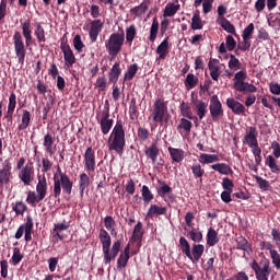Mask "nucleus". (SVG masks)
Returning <instances> with one entry per match:
<instances>
[{"label":"nucleus","instance_id":"1","mask_svg":"<svg viewBox=\"0 0 280 280\" xmlns=\"http://www.w3.org/2000/svg\"><path fill=\"white\" fill-rule=\"evenodd\" d=\"M246 78H248V74L246 71L241 70L235 73L234 75V91H237L238 93H249L246 96L245 100V106L247 108H250L255 102H257V96L252 93H257V86H255L253 83L246 82Z\"/></svg>","mask_w":280,"mask_h":280},{"label":"nucleus","instance_id":"2","mask_svg":"<svg viewBox=\"0 0 280 280\" xmlns=\"http://www.w3.org/2000/svg\"><path fill=\"white\" fill-rule=\"evenodd\" d=\"M107 148L109 152L124 154V148H126V130H124V124L121 121H117L114 126L107 141Z\"/></svg>","mask_w":280,"mask_h":280},{"label":"nucleus","instance_id":"3","mask_svg":"<svg viewBox=\"0 0 280 280\" xmlns=\"http://www.w3.org/2000/svg\"><path fill=\"white\" fill-rule=\"evenodd\" d=\"M259 132L257 131V127H248V130L243 138V143L250 148L256 165H261V147H259V141L257 140Z\"/></svg>","mask_w":280,"mask_h":280},{"label":"nucleus","instance_id":"4","mask_svg":"<svg viewBox=\"0 0 280 280\" xmlns=\"http://www.w3.org/2000/svg\"><path fill=\"white\" fill-rule=\"evenodd\" d=\"M37 178L36 191L30 190L26 197V202L31 207H36L38 202H43L47 198V177L45 175H38Z\"/></svg>","mask_w":280,"mask_h":280},{"label":"nucleus","instance_id":"5","mask_svg":"<svg viewBox=\"0 0 280 280\" xmlns=\"http://www.w3.org/2000/svg\"><path fill=\"white\" fill-rule=\"evenodd\" d=\"M73 189V182H71V178H69V175L59 172V177H54V197L60 198V194L62 191L67 194L68 196H71V191Z\"/></svg>","mask_w":280,"mask_h":280},{"label":"nucleus","instance_id":"6","mask_svg":"<svg viewBox=\"0 0 280 280\" xmlns=\"http://www.w3.org/2000/svg\"><path fill=\"white\" fill-rule=\"evenodd\" d=\"M151 117L154 124H160L163 126L164 121L170 119V112L167 110V103L165 98L158 97L153 103V110Z\"/></svg>","mask_w":280,"mask_h":280},{"label":"nucleus","instance_id":"7","mask_svg":"<svg viewBox=\"0 0 280 280\" xmlns=\"http://www.w3.org/2000/svg\"><path fill=\"white\" fill-rule=\"evenodd\" d=\"M126 37L124 33H113L109 38L105 42V48L112 58H117L124 47Z\"/></svg>","mask_w":280,"mask_h":280},{"label":"nucleus","instance_id":"8","mask_svg":"<svg viewBox=\"0 0 280 280\" xmlns=\"http://www.w3.org/2000/svg\"><path fill=\"white\" fill-rule=\"evenodd\" d=\"M250 268L254 270L257 280H268V277H270V260L267 258L260 260V262L253 260Z\"/></svg>","mask_w":280,"mask_h":280},{"label":"nucleus","instance_id":"9","mask_svg":"<svg viewBox=\"0 0 280 280\" xmlns=\"http://www.w3.org/2000/svg\"><path fill=\"white\" fill-rule=\"evenodd\" d=\"M13 47L18 61L20 65H23V62H25L27 48H25V42H23V34L19 31H15L13 34Z\"/></svg>","mask_w":280,"mask_h":280},{"label":"nucleus","instance_id":"10","mask_svg":"<svg viewBox=\"0 0 280 280\" xmlns=\"http://www.w3.org/2000/svg\"><path fill=\"white\" fill-rule=\"evenodd\" d=\"M272 155H267L265 164L269 167L272 174H279L280 167L277 163V159H280V144L277 141L271 142Z\"/></svg>","mask_w":280,"mask_h":280},{"label":"nucleus","instance_id":"11","mask_svg":"<svg viewBox=\"0 0 280 280\" xmlns=\"http://www.w3.org/2000/svg\"><path fill=\"white\" fill-rule=\"evenodd\" d=\"M34 229V221L32 220V217H28L26 219V222L18 229L15 233V240H21V237L25 238V242H32V231Z\"/></svg>","mask_w":280,"mask_h":280},{"label":"nucleus","instance_id":"12","mask_svg":"<svg viewBox=\"0 0 280 280\" xmlns=\"http://www.w3.org/2000/svg\"><path fill=\"white\" fill-rule=\"evenodd\" d=\"M210 115L213 119V121H218L221 117H224V109L222 108V102H220V98L218 95H212L210 98Z\"/></svg>","mask_w":280,"mask_h":280},{"label":"nucleus","instance_id":"13","mask_svg":"<svg viewBox=\"0 0 280 280\" xmlns=\"http://www.w3.org/2000/svg\"><path fill=\"white\" fill-rule=\"evenodd\" d=\"M98 124L101 126L102 135H108V132H110V130H113L114 120H113V118H110V112L108 108L104 109L101 113V116L98 118Z\"/></svg>","mask_w":280,"mask_h":280},{"label":"nucleus","instance_id":"14","mask_svg":"<svg viewBox=\"0 0 280 280\" xmlns=\"http://www.w3.org/2000/svg\"><path fill=\"white\" fill-rule=\"evenodd\" d=\"M19 178L25 187L32 185V182L34 180V164H25L20 171Z\"/></svg>","mask_w":280,"mask_h":280},{"label":"nucleus","instance_id":"15","mask_svg":"<svg viewBox=\"0 0 280 280\" xmlns=\"http://www.w3.org/2000/svg\"><path fill=\"white\" fill-rule=\"evenodd\" d=\"M60 49L63 54V60L66 65H68V67H73V65H75V55L73 54L71 46H69L65 37L61 38Z\"/></svg>","mask_w":280,"mask_h":280},{"label":"nucleus","instance_id":"16","mask_svg":"<svg viewBox=\"0 0 280 280\" xmlns=\"http://www.w3.org/2000/svg\"><path fill=\"white\" fill-rule=\"evenodd\" d=\"M102 30H104V20L90 21L89 36L91 43L97 42V36H100V34L102 33Z\"/></svg>","mask_w":280,"mask_h":280},{"label":"nucleus","instance_id":"17","mask_svg":"<svg viewBox=\"0 0 280 280\" xmlns=\"http://www.w3.org/2000/svg\"><path fill=\"white\" fill-rule=\"evenodd\" d=\"M83 159L85 172L89 174H91V172H95V150H93V147H89L85 150Z\"/></svg>","mask_w":280,"mask_h":280},{"label":"nucleus","instance_id":"18","mask_svg":"<svg viewBox=\"0 0 280 280\" xmlns=\"http://www.w3.org/2000/svg\"><path fill=\"white\" fill-rule=\"evenodd\" d=\"M120 248H121V241H116L112 246V250H110V248H107V254L103 253L104 264L106 266H108V264H110L112 261H115V257H117V255H119Z\"/></svg>","mask_w":280,"mask_h":280},{"label":"nucleus","instance_id":"19","mask_svg":"<svg viewBox=\"0 0 280 280\" xmlns=\"http://www.w3.org/2000/svg\"><path fill=\"white\" fill-rule=\"evenodd\" d=\"M225 104L234 115H244L246 113V106L233 97L226 98Z\"/></svg>","mask_w":280,"mask_h":280},{"label":"nucleus","instance_id":"20","mask_svg":"<svg viewBox=\"0 0 280 280\" xmlns=\"http://www.w3.org/2000/svg\"><path fill=\"white\" fill-rule=\"evenodd\" d=\"M10 178H12V164L7 160L3 163V168L0 170V187L8 185V183H10Z\"/></svg>","mask_w":280,"mask_h":280},{"label":"nucleus","instance_id":"21","mask_svg":"<svg viewBox=\"0 0 280 280\" xmlns=\"http://www.w3.org/2000/svg\"><path fill=\"white\" fill-rule=\"evenodd\" d=\"M167 214V207L159 206L156 203H152L149 207L147 212V219L153 220V218H159V215H166Z\"/></svg>","mask_w":280,"mask_h":280},{"label":"nucleus","instance_id":"22","mask_svg":"<svg viewBox=\"0 0 280 280\" xmlns=\"http://www.w3.org/2000/svg\"><path fill=\"white\" fill-rule=\"evenodd\" d=\"M179 10H180V2H178V0L167 2L163 11V16L164 19L176 16Z\"/></svg>","mask_w":280,"mask_h":280},{"label":"nucleus","instance_id":"23","mask_svg":"<svg viewBox=\"0 0 280 280\" xmlns=\"http://www.w3.org/2000/svg\"><path fill=\"white\" fill-rule=\"evenodd\" d=\"M130 260V245L125 246L117 259V270H124Z\"/></svg>","mask_w":280,"mask_h":280},{"label":"nucleus","instance_id":"24","mask_svg":"<svg viewBox=\"0 0 280 280\" xmlns=\"http://www.w3.org/2000/svg\"><path fill=\"white\" fill-rule=\"evenodd\" d=\"M202 255H205V245L194 244L192 249L190 250V257H188V259H190L192 264H198Z\"/></svg>","mask_w":280,"mask_h":280},{"label":"nucleus","instance_id":"25","mask_svg":"<svg viewBox=\"0 0 280 280\" xmlns=\"http://www.w3.org/2000/svg\"><path fill=\"white\" fill-rule=\"evenodd\" d=\"M194 104V108L196 110L197 116L199 117V119H205V117L207 116L208 113V106L209 104H207V102L202 101V100H195L192 102Z\"/></svg>","mask_w":280,"mask_h":280},{"label":"nucleus","instance_id":"26","mask_svg":"<svg viewBox=\"0 0 280 280\" xmlns=\"http://www.w3.org/2000/svg\"><path fill=\"white\" fill-rule=\"evenodd\" d=\"M155 52L159 56V60H165L167 54H170V38H165L156 48Z\"/></svg>","mask_w":280,"mask_h":280},{"label":"nucleus","instance_id":"27","mask_svg":"<svg viewBox=\"0 0 280 280\" xmlns=\"http://www.w3.org/2000/svg\"><path fill=\"white\" fill-rule=\"evenodd\" d=\"M22 34L25 39L26 47H30L32 44V22L30 20L22 23Z\"/></svg>","mask_w":280,"mask_h":280},{"label":"nucleus","instance_id":"28","mask_svg":"<svg viewBox=\"0 0 280 280\" xmlns=\"http://www.w3.org/2000/svg\"><path fill=\"white\" fill-rule=\"evenodd\" d=\"M168 153L173 163H183L185 160V151L183 149L168 147Z\"/></svg>","mask_w":280,"mask_h":280},{"label":"nucleus","instance_id":"29","mask_svg":"<svg viewBox=\"0 0 280 280\" xmlns=\"http://www.w3.org/2000/svg\"><path fill=\"white\" fill-rule=\"evenodd\" d=\"M98 237H100V242L103 246V253L108 255V248H110V235L108 234V232L106 230L101 229Z\"/></svg>","mask_w":280,"mask_h":280},{"label":"nucleus","instance_id":"30","mask_svg":"<svg viewBox=\"0 0 280 280\" xmlns=\"http://www.w3.org/2000/svg\"><path fill=\"white\" fill-rule=\"evenodd\" d=\"M119 75H121V66L119 62H116L108 72L109 82H112V84H117L119 81Z\"/></svg>","mask_w":280,"mask_h":280},{"label":"nucleus","instance_id":"31","mask_svg":"<svg viewBox=\"0 0 280 280\" xmlns=\"http://www.w3.org/2000/svg\"><path fill=\"white\" fill-rule=\"evenodd\" d=\"M211 170H213L214 172H218L219 174H222L223 176H229L233 174V168L231 167V165L226 163L213 164L211 165Z\"/></svg>","mask_w":280,"mask_h":280},{"label":"nucleus","instance_id":"32","mask_svg":"<svg viewBox=\"0 0 280 280\" xmlns=\"http://www.w3.org/2000/svg\"><path fill=\"white\" fill-rule=\"evenodd\" d=\"M215 0H195L194 8H200L202 5L203 14H209L213 10V3Z\"/></svg>","mask_w":280,"mask_h":280},{"label":"nucleus","instance_id":"33","mask_svg":"<svg viewBox=\"0 0 280 280\" xmlns=\"http://www.w3.org/2000/svg\"><path fill=\"white\" fill-rule=\"evenodd\" d=\"M54 136H51V133H46L44 136V148L45 151L50 154V156H54V154H56V149H54Z\"/></svg>","mask_w":280,"mask_h":280},{"label":"nucleus","instance_id":"34","mask_svg":"<svg viewBox=\"0 0 280 280\" xmlns=\"http://www.w3.org/2000/svg\"><path fill=\"white\" fill-rule=\"evenodd\" d=\"M217 25H220V27H222L224 32H228V34H233L234 36H237L235 25H233V23H231V21H229L226 18L217 21Z\"/></svg>","mask_w":280,"mask_h":280},{"label":"nucleus","instance_id":"35","mask_svg":"<svg viewBox=\"0 0 280 280\" xmlns=\"http://www.w3.org/2000/svg\"><path fill=\"white\" fill-rule=\"evenodd\" d=\"M218 161H220V156L218 154H209V153L199 154V163H201V165L218 163Z\"/></svg>","mask_w":280,"mask_h":280},{"label":"nucleus","instance_id":"36","mask_svg":"<svg viewBox=\"0 0 280 280\" xmlns=\"http://www.w3.org/2000/svg\"><path fill=\"white\" fill-rule=\"evenodd\" d=\"M213 62H220V60H218V59H210L209 63H208V68H209L210 75H211L212 80L218 82V80L220 78V73H222V72L220 71V67H218Z\"/></svg>","mask_w":280,"mask_h":280},{"label":"nucleus","instance_id":"37","mask_svg":"<svg viewBox=\"0 0 280 280\" xmlns=\"http://www.w3.org/2000/svg\"><path fill=\"white\" fill-rule=\"evenodd\" d=\"M91 185V178L86 173H82L79 177V191L80 196H84L85 189Z\"/></svg>","mask_w":280,"mask_h":280},{"label":"nucleus","instance_id":"38","mask_svg":"<svg viewBox=\"0 0 280 280\" xmlns=\"http://www.w3.org/2000/svg\"><path fill=\"white\" fill-rule=\"evenodd\" d=\"M145 156L152 161V163H156L160 154L159 147H156V143H152L145 151Z\"/></svg>","mask_w":280,"mask_h":280},{"label":"nucleus","instance_id":"39","mask_svg":"<svg viewBox=\"0 0 280 280\" xmlns=\"http://www.w3.org/2000/svg\"><path fill=\"white\" fill-rule=\"evenodd\" d=\"M191 30H202L205 27V23H202V19L200 18V11H195L191 18Z\"/></svg>","mask_w":280,"mask_h":280},{"label":"nucleus","instance_id":"40","mask_svg":"<svg viewBox=\"0 0 280 280\" xmlns=\"http://www.w3.org/2000/svg\"><path fill=\"white\" fill-rule=\"evenodd\" d=\"M34 36L37 38V43L40 45H45L47 42V38L45 37V27L40 25V23H37L34 30Z\"/></svg>","mask_w":280,"mask_h":280},{"label":"nucleus","instance_id":"41","mask_svg":"<svg viewBox=\"0 0 280 280\" xmlns=\"http://www.w3.org/2000/svg\"><path fill=\"white\" fill-rule=\"evenodd\" d=\"M236 248L238 250H244L245 253H253V248L250 247V244L248 243V241L243 237V236H238L236 238Z\"/></svg>","mask_w":280,"mask_h":280},{"label":"nucleus","instance_id":"42","mask_svg":"<svg viewBox=\"0 0 280 280\" xmlns=\"http://www.w3.org/2000/svg\"><path fill=\"white\" fill-rule=\"evenodd\" d=\"M207 244L209 246H215V244H218V242H220V237L218 236V232L213 229V228H210L208 230V233H207Z\"/></svg>","mask_w":280,"mask_h":280},{"label":"nucleus","instance_id":"43","mask_svg":"<svg viewBox=\"0 0 280 280\" xmlns=\"http://www.w3.org/2000/svg\"><path fill=\"white\" fill-rule=\"evenodd\" d=\"M137 71H139V65L132 63L129 66L124 75L125 82H130V80H133V78L137 75Z\"/></svg>","mask_w":280,"mask_h":280},{"label":"nucleus","instance_id":"44","mask_svg":"<svg viewBox=\"0 0 280 280\" xmlns=\"http://www.w3.org/2000/svg\"><path fill=\"white\" fill-rule=\"evenodd\" d=\"M12 211H14L15 215H25V211H27V205L23 201H15L12 203Z\"/></svg>","mask_w":280,"mask_h":280},{"label":"nucleus","instance_id":"45","mask_svg":"<svg viewBox=\"0 0 280 280\" xmlns=\"http://www.w3.org/2000/svg\"><path fill=\"white\" fill-rule=\"evenodd\" d=\"M104 224L105 229L110 232V235H113V237H117V231L115 230V219H113L110 215H107L104 219Z\"/></svg>","mask_w":280,"mask_h":280},{"label":"nucleus","instance_id":"46","mask_svg":"<svg viewBox=\"0 0 280 280\" xmlns=\"http://www.w3.org/2000/svg\"><path fill=\"white\" fill-rule=\"evenodd\" d=\"M184 84L188 91L191 89H196V86L198 84V77H196L194 73H188L186 75Z\"/></svg>","mask_w":280,"mask_h":280},{"label":"nucleus","instance_id":"47","mask_svg":"<svg viewBox=\"0 0 280 280\" xmlns=\"http://www.w3.org/2000/svg\"><path fill=\"white\" fill-rule=\"evenodd\" d=\"M180 115L186 117V119H194V114L191 113V107L189 103L182 102L179 105Z\"/></svg>","mask_w":280,"mask_h":280},{"label":"nucleus","instance_id":"48","mask_svg":"<svg viewBox=\"0 0 280 280\" xmlns=\"http://www.w3.org/2000/svg\"><path fill=\"white\" fill-rule=\"evenodd\" d=\"M30 121H32V115L28 110H24L22 114V122L19 125V130H27Z\"/></svg>","mask_w":280,"mask_h":280},{"label":"nucleus","instance_id":"49","mask_svg":"<svg viewBox=\"0 0 280 280\" xmlns=\"http://www.w3.org/2000/svg\"><path fill=\"white\" fill-rule=\"evenodd\" d=\"M141 237H143V223L139 221L133 229L131 240H133V242H139Z\"/></svg>","mask_w":280,"mask_h":280},{"label":"nucleus","instance_id":"50","mask_svg":"<svg viewBox=\"0 0 280 280\" xmlns=\"http://www.w3.org/2000/svg\"><path fill=\"white\" fill-rule=\"evenodd\" d=\"M179 246L182 248V253L186 255V257H191V246L189 245V241L185 237L179 238Z\"/></svg>","mask_w":280,"mask_h":280},{"label":"nucleus","instance_id":"51","mask_svg":"<svg viewBox=\"0 0 280 280\" xmlns=\"http://www.w3.org/2000/svg\"><path fill=\"white\" fill-rule=\"evenodd\" d=\"M137 38V26L135 24L126 28V40L129 45H132V40Z\"/></svg>","mask_w":280,"mask_h":280},{"label":"nucleus","instance_id":"52","mask_svg":"<svg viewBox=\"0 0 280 280\" xmlns=\"http://www.w3.org/2000/svg\"><path fill=\"white\" fill-rule=\"evenodd\" d=\"M21 261H23V254L21 253L20 248L15 247L13 248V255L11 257L10 264H12V266H19Z\"/></svg>","mask_w":280,"mask_h":280},{"label":"nucleus","instance_id":"53","mask_svg":"<svg viewBox=\"0 0 280 280\" xmlns=\"http://www.w3.org/2000/svg\"><path fill=\"white\" fill-rule=\"evenodd\" d=\"M156 36H159V21L154 19L150 28V35H149L150 43H154V40H156Z\"/></svg>","mask_w":280,"mask_h":280},{"label":"nucleus","instance_id":"54","mask_svg":"<svg viewBox=\"0 0 280 280\" xmlns=\"http://www.w3.org/2000/svg\"><path fill=\"white\" fill-rule=\"evenodd\" d=\"M16 108V94L12 92L9 96L8 115L13 116Z\"/></svg>","mask_w":280,"mask_h":280},{"label":"nucleus","instance_id":"55","mask_svg":"<svg viewBox=\"0 0 280 280\" xmlns=\"http://www.w3.org/2000/svg\"><path fill=\"white\" fill-rule=\"evenodd\" d=\"M142 198L147 205H150V202L154 200V195L145 185L142 186Z\"/></svg>","mask_w":280,"mask_h":280},{"label":"nucleus","instance_id":"56","mask_svg":"<svg viewBox=\"0 0 280 280\" xmlns=\"http://www.w3.org/2000/svg\"><path fill=\"white\" fill-rule=\"evenodd\" d=\"M131 14H135V16H143L145 12H148V4L141 3L138 7H135L130 10Z\"/></svg>","mask_w":280,"mask_h":280},{"label":"nucleus","instance_id":"57","mask_svg":"<svg viewBox=\"0 0 280 280\" xmlns=\"http://www.w3.org/2000/svg\"><path fill=\"white\" fill-rule=\"evenodd\" d=\"M191 173L194 178H201L202 176H205V170L202 168L200 163H196L191 166Z\"/></svg>","mask_w":280,"mask_h":280},{"label":"nucleus","instance_id":"58","mask_svg":"<svg viewBox=\"0 0 280 280\" xmlns=\"http://www.w3.org/2000/svg\"><path fill=\"white\" fill-rule=\"evenodd\" d=\"M167 194H172V188L165 182H162L161 186L158 188V196L164 198Z\"/></svg>","mask_w":280,"mask_h":280},{"label":"nucleus","instance_id":"59","mask_svg":"<svg viewBox=\"0 0 280 280\" xmlns=\"http://www.w3.org/2000/svg\"><path fill=\"white\" fill-rule=\"evenodd\" d=\"M94 86L95 89H98V91H106L108 86V81L106 80V77H98Z\"/></svg>","mask_w":280,"mask_h":280},{"label":"nucleus","instance_id":"60","mask_svg":"<svg viewBox=\"0 0 280 280\" xmlns=\"http://www.w3.org/2000/svg\"><path fill=\"white\" fill-rule=\"evenodd\" d=\"M271 261L277 270H280V253L277 249L271 250L269 254Z\"/></svg>","mask_w":280,"mask_h":280},{"label":"nucleus","instance_id":"61","mask_svg":"<svg viewBox=\"0 0 280 280\" xmlns=\"http://www.w3.org/2000/svg\"><path fill=\"white\" fill-rule=\"evenodd\" d=\"M187 236L192 242H197V243L202 242V232H200V231L191 230V231L188 232Z\"/></svg>","mask_w":280,"mask_h":280},{"label":"nucleus","instance_id":"62","mask_svg":"<svg viewBox=\"0 0 280 280\" xmlns=\"http://www.w3.org/2000/svg\"><path fill=\"white\" fill-rule=\"evenodd\" d=\"M71 226V223L63 221L61 223H57L54 225V233H62V231H67Z\"/></svg>","mask_w":280,"mask_h":280},{"label":"nucleus","instance_id":"63","mask_svg":"<svg viewBox=\"0 0 280 280\" xmlns=\"http://www.w3.org/2000/svg\"><path fill=\"white\" fill-rule=\"evenodd\" d=\"M73 47L79 52H81L84 49V43L82 42V36L75 35L73 37Z\"/></svg>","mask_w":280,"mask_h":280},{"label":"nucleus","instance_id":"64","mask_svg":"<svg viewBox=\"0 0 280 280\" xmlns=\"http://www.w3.org/2000/svg\"><path fill=\"white\" fill-rule=\"evenodd\" d=\"M229 68L230 69H241L242 62H240V59H237L234 55H230Z\"/></svg>","mask_w":280,"mask_h":280}]
</instances>
